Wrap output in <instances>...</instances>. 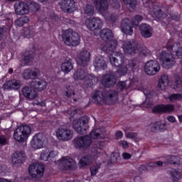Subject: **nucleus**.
Segmentation results:
<instances>
[{
	"label": "nucleus",
	"mask_w": 182,
	"mask_h": 182,
	"mask_svg": "<svg viewBox=\"0 0 182 182\" xmlns=\"http://www.w3.org/2000/svg\"><path fill=\"white\" fill-rule=\"evenodd\" d=\"M85 25L88 29L93 31L96 36H100L102 39V44L100 46V49L104 52L109 53L111 52L109 56V62L112 66L118 68L115 77L107 74L105 75L101 83L105 87H110L113 85H116V77L124 76L129 70V68H134L136 63L133 60H124L123 54L115 52L116 46H117V41L113 40V33L109 29L100 30L103 25V22L99 18H91L85 21ZM127 65V66H126Z\"/></svg>",
	"instance_id": "nucleus-1"
},
{
	"label": "nucleus",
	"mask_w": 182,
	"mask_h": 182,
	"mask_svg": "<svg viewBox=\"0 0 182 182\" xmlns=\"http://www.w3.org/2000/svg\"><path fill=\"white\" fill-rule=\"evenodd\" d=\"M41 76V72L37 68H33L32 70H26L23 73V77L24 79H33V81L31 83V88L26 87L23 89V95L27 99L33 100L38 96L36 90H43L46 89L48 83L43 80H39Z\"/></svg>",
	"instance_id": "nucleus-2"
},
{
	"label": "nucleus",
	"mask_w": 182,
	"mask_h": 182,
	"mask_svg": "<svg viewBox=\"0 0 182 182\" xmlns=\"http://www.w3.org/2000/svg\"><path fill=\"white\" fill-rule=\"evenodd\" d=\"M167 50L168 52H172L171 55L166 53V50H164L159 55V59L163 62L162 65L166 69H170L171 68H173V65H174V60L170 58H174V55L178 58H181L182 47H180V43H174L171 48L168 47Z\"/></svg>",
	"instance_id": "nucleus-3"
},
{
	"label": "nucleus",
	"mask_w": 182,
	"mask_h": 182,
	"mask_svg": "<svg viewBox=\"0 0 182 182\" xmlns=\"http://www.w3.org/2000/svg\"><path fill=\"white\" fill-rule=\"evenodd\" d=\"M92 139H105V132L100 129H94L90 136H85L74 140V146L77 149H89L92 146Z\"/></svg>",
	"instance_id": "nucleus-4"
},
{
	"label": "nucleus",
	"mask_w": 182,
	"mask_h": 182,
	"mask_svg": "<svg viewBox=\"0 0 182 182\" xmlns=\"http://www.w3.org/2000/svg\"><path fill=\"white\" fill-rule=\"evenodd\" d=\"M93 100L95 103L102 105V103H106L107 105H114V99L116 96L112 95L110 92H101L100 91H96L92 95Z\"/></svg>",
	"instance_id": "nucleus-5"
},
{
	"label": "nucleus",
	"mask_w": 182,
	"mask_h": 182,
	"mask_svg": "<svg viewBox=\"0 0 182 182\" xmlns=\"http://www.w3.org/2000/svg\"><path fill=\"white\" fill-rule=\"evenodd\" d=\"M31 132V127L21 125L14 131V139L16 141H18V143H24V141H26L29 139Z\"/></svg>",
	"instance_id": "nucleus-6"
},
{
	"label": "nucleus",
	"mask_w": 182,
	"mask_h": 182,
	"mask_svg": "<svg viewBox=\"0 0 182 182\" xmlns=\"http://www.w3.org/2000/svg\"><path fill=\"white\" fill-rule=\"evenodd\" d=\"M63 41L68 46H77L80 43V36L73 30L68 29L63 32Z\"/></svg>",
	"instance_id": "nucleus-7"
},
{
	"label": "nucleus",
	"mask_w": 182,
	"mask_h": 182,
	"mask_svg": "<svg viewBox=\"0 0 182 182\" xmlns=\"http://www.w3.org/2000/svg\"><path fill=\"white\" fill-rule=\"evenodd\" d=\"M122 49L127 55H133L134 53H139V55H144V56H147V53H146V49L139 48L136 46V43L134 41L127 40L122 42Z\"/></svg>",
	"instance_id": "nucleus-8"
},
{
	"label": "nucleus",
	"mask_w": 182,
	"mask_h": 182,
	"mask_svg": "<svg viewBox=\"0 0 182 182\" xmlns=\"http://www.w3.org/2000/svg\"><path fill=\"white\" fill-rule=\"evenodd\" d=\"M143 21V17L141 16H136L132 21L130 23V20L129 18H124L121 23L122 31L125 33V35H132L133 34V28H132V25L133 26H137L139 22Z\"/></svg>",
	"instance_id": "nucleus-9"
},
{
	"label": "nucleus",
	"mask_w": 182,
	"mask_h": 182,
	"mask_svg": "<svg viewBox=\"0 0 182 182\" xmlns=\"http://www.w3.org/2000/svg\"><path fill=\"white\" fill-rule=\"evenodd\" d=\"M89 117H82L80 119H75L73 122V128L79 134H85L86 130L89 129Z\"/></svg>",
	"instance_id": "nucleus-10"
},
{
	"label": "nucleus",
	"mask_w": 182,
	"mask_h": 182,
	"mask_svg": "<svg viewBox=\"0 0 182 182\" xmlns=\"http://www.w3.org/2000/svg\"><path fill=\"white\" fill-rule=\"evenodd\" d=\"M74 79L75 80H82V79L85 80V83L87 86H93L96 82H97V77L88 75L86 77V73L82 70H78L74 73Z\"/></svg>",
	"instance_id": "nucleus-11"
},
{
	"label": "nucleus",
	"mask_w": 182,
	"mask_h": 182,
	"mask_svg": "<svg viewBox=\"0 0 182 182\" xmlns=\"http://www.w3.org/2000/svg\"><path fill=\"white\" fill-rule=\"evenodd\" d=\"M58 164L62 170H76L77 168L76 162L69 156L63 157L58 161Z\"/></svg>",
	"instance_id": "nucleus-12"
},
{
	"label": "nucleus",
	"mask_w": 182,
	"mask_h": 182,
	"mask_svg": "<svg viewBox=\"0 0 182 182\" xmlns=\"http://www.w3.org/2000/svg\"><path fill=\"white\" fill-rule=\"evenodd\" d=\"M46 144V138L42 134H37L33 136L30 146L33 150H39Z\"/></svg>",
	"instance_id": "nucleus-13"
},
{
	"label": "nucleus",
	"mask_w": 182,
	"mask_h": 182,
	"mask_svg": "<svg viewBox=\"0 0 182 182\" xmlns=\"http://www.w3.org/2000/svg\"><path fill=\"white\" fill-rule=\"evenodd\" d=\"M144 70L146 75H157L160 71V64L156 60H149L145 63Z\"/></svg>",
	"instance_id": "nucleus-14"
},
{
	"label": "nucleus",
	"mask_w": 182,
	"mask_h": 182,
	"mask_svg": "<svg viewBox=\"0 0 182 182\" xmlns=\"http://www.w3.org/2000/svg\"><path fill=\"white\" fill-rule=\"evenodd\" d=\"M45 171V166L42 164L36 163L30 165L28 168V173L33 177L42 176Z\"/></svg>",
	"instance_id": "nucleus-15"
},
{
	"label": "nucleus",
	"mask_w": 182,
	"mask_h": 182,
	"mask_svg": "<svg viewBox=\"0 0 182 182\" xmlns=\"http://www.w3.org/2000/svg\"><path fill=\"white\" fill-rule=\"evenodd\" d=\"M60 6L64 12H68L70 14L75 12V11L77 9L76 3H75V1L73 0H61L60 2Z\"/></svg>",
	"instance_id": "nucleus-16"
},
{
	"label": "nucleus",
	"mask_w": 182,
	"mask_h": 182,
	"mask_svg": "<svg viewBox=\"0 0 182 182\" xmlns=\"http://www.w3.org/2000/svg\"><path fill=\"white\" fill-rule=\"evenodd\" d=\"M56 136L62 141H69L73 137V132L66 129H59L56 132Z\"/></svg>",
	"instance_id": "nucleus-17"
},
{
	"label": "nucleus",
	"mask_w": 182,
	"mask_h": 182,
	"mask_svg": "<svg viewBox=\"0 0 182 182\" xmlns=\"http://www.w3.org/2000/svg\"><path fill=\"white\" fill-rule=\"evenodd\" d=\"M90 62V52L82 50L77 58V63L79 66H86Z\"/></svg>",
	"instance_id": "nucleus-18"
},
{
	"label": "nucleus",
	"mask_w": 182,
	"mask_h": 182,
	"mask_svg": "<svg viewBox=\"0 0 182 182\" xmlns=\"http://www.w3.org/2000/svg\"><path fill=\"white\" fill-rule=\"evenodd\" d=\"M172 112H174V105L171 104L157 105L153 109V113H171Z\"/></svg>",
	"instance_id": "nucleus-19"
},
{
	"label": "nucleus",
	"mask_w": 182,
	"mask_h": 182,
	"mask_svg": "<svg viewBox=\"0 0 182 182\" xmlns=\"http://www.w3.org/2000/svg\"><path fill=\"white\" fill-rule=\"evenodd\" d=\"M15 11L17 15H26V14L29 13V6L22 1L16 3L15 5Z\"/></svg>",
	"instance_id": "nucleus-20"
},
{
	"label": "nucleus",
	"mask_w": 182,
	"mask_h": 182,
	"mask_svg": "<svg viewBox=\"0 0 182 182\" xmlns=\"http://www.w3.org/2000/svg\"><path fill=\"white\" fill-rule=\"evenodd\" d=\"M13 164H22L25 161V153L23 151H16L11 155Z\"/></svg>",
	"instance_id": "nucleus-21"
},
{
	"label": "nucleus",
	"mask_w": 182,
	"mask_h": 182,
	"mask_svg": "<svg viewBox=\"0 0 182 182\" xmlns=\"http://www.w3.org/2000/svg\"><path fill=\"white\" fill-rule=\"evenodd\" d=\"M95 8L100 11V14H105L107 11L109 5L106 0H97L95 1Z\"/></svg>",
	"instance_id": "nucleus-22"
},
{
	"label": "nucleus",
	"mask_w": 182,
	"mask_h": 182,
	"mask_svg": "<svg viewBox=\"0 0 182 182\" xmlns=\"http://www.w3.org/2000/svg\"><path fill=\"white\" fill-rule=\"evenodd\" d=\"M61 70L64 72V73H69L73 69V63L72 62V59L66 58L61 64L60 66Z\"/></svg>",
	"instance_id": "nucleus-23"
},
{
	"label": "nucleus",
	"mask_w": 182,
	"mask_h": 182,
	"mask_svg": "<svg viewBox=\"0 0 182 182\" xmlns=\"http://www.w3.org/2000/svg\"><path fill=\"white\" fill-rule=\"evenodd\" d=\"M140 31L144 38H151V35L153 34L151 26L147 24H141Z\"/></svg>",
	"instance_id": "nucleus-24"
},
{
	"label": "nucleus",
	"mask_w": 182,
	"mask_h": 182,
	"mask_svg": "<svg viewBox=\"0 0 182 182\" xmlns=\"http://www.w3.org/2000/svg\"><path fill=\"white\" fill-rule=\"evenodd\" d=\"M94 66L97 70L100 69H105L107 68L106 61H105V58L100 55L97 56L94 61Z\"/></svg>",
	"instance_id": "nucleus-25"
},
{
	"label": "nucleus",
	"mask_w": 182,
	"mask_h": 182,
	"mask_svg": "<svg viewBox=\"0 0 182 182\" xmlns=\"http://www.w3.org/2000/svg\"><path fill=\"white\" fill-rule=\"evenodd\" d=\"M93 160H95V157L92 155L85 156L80 159L79 166L80 168H85V167H87Z\"/></svg>",
	"instance_id": "nucleus-26"
},
{
	"label": "nucleus",
	"mask_w": 182,
	"mask_h": 182,
	"mask_svg": "<svg viewBox=\"0 0 182 182\" xmlns=\"http://www.w3.org/2000/svg\"><path fill=\"white\" fill-rule=\"evenodd\" d=\"M19 87H21V82L16 80L8 81L4 85V90H9V89H14L15 90H18Z\"/></svg>",
	"instance_id": "nucleus-27"
},
{
	"label": "nucleus",
	"mask_w": 182,
	"mask_h": 182,
	"mask_svg": "<svg viewBox=\"0 0 182 182\" xmlns=\"http://www.w3.org/2000/svg\"><path fill=\"white\" fill-rule=\"evenodd\" d=\"M103 157L105 158V161H107L108 164H114V163H117V159H119V155L117 152H112L110 156L105 154Z\"/></svg>",
	"instance_id": "nucleus-28"
},
{
	"label": "nucleus",
	"mask_w": 182,
	"mask_h": 182,
	"mask_svg": "<svg viewBox=\"0 0 182 182\" xmlns=\"http://www.w3.org/2000/svg\"><path fill=\"white\" fill-rule=\"evenodd\" d=\"M168 86V77L167 75H163L159 80L158 89L159 90H165L166 87Z\"/></svg>",
	"instance_id": "nucleus-29"
},
{
	"label": "nucleus",
	"mask_w": 182,
	"mask_h": 182,
	"mask_svg": "<svg viewBox=\"0 0 182 182\" xmlns=\"http://www.w3.org/2000/svg\"><path fill=\"white\" fill-rule=\"evenodd\" d=\"M144 94L146 97V101L141 105V107H150V105H151V102L150 101V97L151 96V93H150V91L147 90H144Z\"/></svg>",
	"instance_id": "nucleus-30"
},
{
	"label": "nucleus",
	"mask_w": 182,
	"mask_h": 182,
	"mask_svg": "<svg viewBox=\"0 0 182 182\" xmlns=\"http://www.w3.org/2000/svg\"><path fill=\"white\" fill-rule=\"evenodd\" d=\"M149 14L154 18H160V15H161V9L159 6H154V9H150Z\"/></svg>",
	"instance_id": "nucleus-31"
},
{
	"label": "nucleus",
	"mask_w": 182,
	"mask_h": 182,
	"mask_svg": "<svg viewBox=\"0 0 182 182\" xmlns=\"http://www.w3.org/2000/svg\"><path fill=\"white\" fill-rule=\"evenodd\" d=\"M105 146H106L105 141H99L97 144H94L92 145L93 153H96V154H97V150H103V149H105Z\"/></svg>",
	"instance_id": "nucleus-32"
},
{
	"label": "nucleus",
	"mask_w": 182,
	"mask_h": 182,
	"mask_svg": "<svg viewBox=\"0 0 182 182\" xmlns=\"http://www.w3.org/2000/svg\"><path fill=\"white\" fill-rule=\"evenodd\" d=\"M34 56L35 54H33V53L27 51L24 53L23 56V60L25 63H29V62L33 60Z\"/></svg>",
	"instance_id": "nucleus-33"
},
{
	"label": "nucleus",
	"mask_w": 182,
	"mask_h": 182,
	"mask_svg": "<svg viewBox=\"0 0 182 182\" xmlns=\"http://www.w3.org/2000/svg\"><path fill=\"white\" fill-rule=\"evenodd\" d=\"M135 82L133 80H126L125 82L121 81L118 83V86L119 87H120V89H123L124 87H126V86H128V87H132V86H133V85H134Z\"/></svg>",
	"instance_id": "nucleus-34"
},
{
	"label": "nucleus",
	"mask_w": 182,
	"mask_h": 182,
	"mask_svg": "<svg viewBox=\"0 0 182 182\" xmlns=\"http://www.w3.org/2000/svg\"><path fill=\"white\" fill-rule=\"evenodd\" d=\"M169 164H182V159L178 156H171L168 159Z\"/></svg>",
	"instance_id": "nucleus-35"
},
{
	"label": "nucleus",
	"mask_w": 182,
	"mask_h": 182,
	"mask_svg": "<svg viewBox=\"0 0 182 182\" xmlns=\"http://www.w3.org/2000/svg\"><path fill=\"white\" fill-rule=\"evenodd\" d=\"M164 123H161V122L159 121L153 124L151 128L152 132H159V130H163L164 129Z\"/></svg>",
	"instance_id": "nucleus-36"
},
{
	"label": "nucleus",
	"mask_w": 182,
	"mask_h": 182,
	"mask_svg": "<svg viewBox=\"0 0 182 182\" xmlns=\"http://www.w3.org/2000/svg\"><path fill=\"white\" fill-rule=\"evenodd\" d=\"M35 35L33 27H28L24 29V36L26 38H32Z\"/></svg>",
	"instance_id": "nucleus-37"
},
{
	"label": "nucleus",
	"mask_w": 182,
	"mask_h": 182,
	"mask_svg": "<svg viewBox=\"0 0 182 182\" xmlns=\"http://www.w3.org/2000/svg\"><path fill=\"white\" fill-rule=\"evenodd\" d=\"M28 21H29V18L26 17V16H23V17L18 18L16 21V25H17V26H23V25L24 23H26V22H28Z\"/></svg>",
	"instance_id": "nucleus-38"
},
{
	"label": "nucleus",
	"mask_w": 182,
	"mask_h": 182,
	"mask_svg": "<svg viewBox=\"0 0 182 182\" xmlns=\"http://www.w3.org/2000/svg\"><path fill=\"white\" fill-rule=\"evenodd\" d=\"M40 159L43 161H48L49 160V149L43 150L40 154Z\"/></svg>",
	"instance_id": "nucleus-39"
},
{
	"label": "nucleus",
	"mask_w": 182,
	"mask_h": 182,
	"mask_svg": "<svg viewBox=\"0 0 182 182\" xmlns=\"http://www.w3.org/2000/svg\"><path fill=\"white\" fill-rule=\"evenodd\" d=\"M170 102H176V100H181L182 99V95L181 94H173L171 95L168 97Z\"/></svg>",
	"instance_id": "nucleus-40"
},
{
	"label": "nucleus",
	"mask_w": 182,
	"mask_h": 182,
	"mask_svg": "<svg viewBox=\"0 0 182 182\" xmlns=\"http://www.w3.org/2000/svg\"><path fill=\"white\" fill-rule=\"evenodd\" d=\"M100 168V164H97L95 166H93L90 168L91 175L92 176H96V174H97V171H99Z\"/></svg>",
	"instance_id": "nucleus-41"
},
{
	"label": "nucleus",
	"mask_w": 182,
	"mask_h": 182,
	"mask_svg": "<svg viewBox=\"0 0 182 182\" xmlns=\"http://www.w3.org/2000/svg\"><path fill=\"white\" fill-rule=\"evenodd\" d=\"M171 176L175 181L178 180V178L181 177V173L178 172V171H176V169H173L171 171Z\"/></svg>",
	"instance_id": "nucleus-42"
},
{
	"label": "nucleus",
	"mask_w": 182,
	"mask_h": 182,
	"mask_svg": "<svg viewBox=\"0 0 182 182\" xmlns=\"http://www.w3.org/2000/svg\"><path fill=\"white\" fill-rule=\"evenodd\" d=\"M125 135L126 137H127L128 139H132V140H136V139H137V134L134 133V132H125Z\"/></svg>",
	"instance_id": "nucleus-43"
},
{
	"label": "nucleus",
	"mask_w": 182,
	"mask_h": 182,
	"mask_svg": "<svg viewBox=\"0 0 182 182\" xmlns=\"http://www.w3.org/2000/svg\"><path fill=\"white\" fill-rule=\"evenodd\" d=\"M93 11H94V8L93 6H87L85 9V12L87 15H93Z\"/></svg>",
	"instance_id": "nucleus-44"
},
{
	"label": "nucleus",
	"mask_w": 182,
	"mask_h": 182,
	"mask_svg": "<svg viewBox=\"0 0 182 182\" xmlns=\"http://www.w3.org/2000/svg\"><path fill=\"white\" fill-rule=\"evenodd\" d=\"M126 5H129L131 8L136 6V0H123Z\"/></svg>",
	"instance_id": "nucleus-45"
},
{
	"label": "nucleus",
	"mask_w": 182,
	"mask_h": 182,
	"mask_svg": "<svg viewBox=\"0 0 182 182\" xmlns=\"http://www.w3.org/2000/svg\"><path fill=\"white\" fill-rule=\"evenodd\" d=\"M65 96H67V97H72V96H75V91L69 87V88H68V91L65 92Z\"/></svg>",
	"instance_id": "nucleus-46"
},
{
	"label": "nucleus",
	"mask_w": 182,
	"mask_h": 182,
	"mask_svg": "<svg viewBox=\"0 0 182 182\" xmlns=\"http://www.w3.org/2000/svg\"><path fill=\"white\" fill-rule=\"evenodd\" d=\"M0 144H1V146L8 144V139H6L5 136H0Z\"/></svg>",
	"instance_id": "nucleus-47"
},
{
	"label": "nucleus",
	"mask_w": 182,
	"mask_h": 182,
	"mask_svg": "<svg viewBox=\"0 0 182 182\" xmlns=\"http://www.w3.org/2000/svg\"><path fill=\"white\" fill-rule=\"evenodd\" d=\"M119 146L122 147V149H129V143L126 141H119Z\"/></svg>",
	"instance_id": "nucleus-48"
},
{
	"label": "nucleus",
	"mask_w": 182,
	"mask_h": 182,
	"mask_svg": "<svg viewBox=\"0 0 182 182\" xmlns=\"http://www.w3.org/2000/svg\"><path fill=\"white\" fill-rule=\"evenodd\" d=\"M56 156H58V152L55 151H50L48 153V157L49 159H55V157H56Z\"/></svg>",
	"instance_id": "nucleus-49"
},
{
	"label": "nucleus",
	"mask_w": 182,
	"mask_h": 182,
	"mask_svg": "<svg viewBox=\"0 0 182 182\" xmlns=\"http://www.w3.org/2000/svg\"><path fill=\"white\" fill-rule=\"evenodd\" d=\"M122 158L124 159V160H129V159H132V154L127 152H124L122 154Z\"/></svg>",
	"instance_id": "nucleus-50"
},
{
	"label": "nucleus",
	"mask_w": 182,
	"mask_h": 182,
	"mask_svg": "<svg viewBox=\"0 0 182 182\" xmlns=\"http://www.w3.org/2000/svg\"><path fill=\"white\" fill-rule=\"evenodd\" d=\"M30 8H33V9H36V11H39V9H41L38 4L35 2L31 4Z\"/></svg>",
	"instance_id": "nucleus-51"
},
{
	"label": "nucleus",
	"mask_w": 182,
	"mask_h": 182,
	"mask_svg": "<svg viewBox=\"0 0 182 182\" xmlns=\"http://www.w3.org/2000/svg\"><path fill=\"white\" fill-rule=\"evenodd\" d=\"M167 120L171 123H174L176 122V117H174L173 116H168L167 117Z\"/></svg>",
	"instance_id": "nucleus-52"
},
{
	"label": "nucleus",
	"mask_w": 182,
	"mask_h": 182,
	"mask_svg": "<svg viewBox=\"0 0 182 182\" xmlns=\"http://www.w3.org/2000/svg\"><path fill=\"white\" fill-rule=\"evenodd\" d=\"M115 136H116L117 139H122V137H123V133L122 132H120V131H118L116 133Z\"/></svg>",
	"instance_id": "nucleus-53"
},
{
	"label": "nucleus",
	"mask_w": 182,
	"mask_h": 182,
	"mask_svg": "<svg viewBox=\"0 0 182 182\" xmlns=\"http://www.w3.org/2000/svg\"><path fill=\"white\" fill-rule=\"evenodd\" d=\"M156 166H163V162L162 161H157L156 162Z\"/></svg>",
	"instance_id": "nucleus-54"
},
{
	"label": "nucleus",
	"mask_w": 182,
	"mask_h": 182,
	"mask_svg": "<svg viewBox=\"0 0 182 182\" xmlns=\"http://www.w3.org/2000/svg\"><path fill=\"white\" fill-rule=\"evenodd\" d=\"M0 182H12V181H8V180L4 179V178H0Z\"/></svg>",
	"instance_id": "nucleus-55"
},
{
	"label": "nucleus",
	"mask_w": 182,
	"mask_h": 182,
	"mask_svg": "<svg viewBox=\"0 0 182 182\" xmlns=\"http://www.w3.org/2000/svg\"><path fill=\"white\" fill-rule=\"evenodd\" d=\"M181 83H182L181 81L177 80V81H176V87H175V89L177 88V87H178V85H181Z\"/></svg>",
	"instance_id": "nucleus-56"
},
{
	"label": "nucleus",
	"mask_w": 182,
	"mask_h": 182,
	"mask_svg": "<svg viewBox=\"0 0 182 182\" xmlns=\"http://www.w3.org/2000/svg\"><path fill=\"white\" fill-rule=\"evenodd\" d=\"M178 118L179 122H181V123H182V115L178 116Z\"/></svg>",
	"instance_id": "nucleus-57"
},
{
	"label": "nucleus",
	"mask_w": 182,
	"mask_h": 182,
	"mask_svg": "<svg viewBox=\"0 0 182 182\" xmlns=\"http://www.w3.org/2000/svg\"><path fill=\"white\" fill-rule=\"evenodd\" d=\"M13 72H14V70H13L12 68H10V69L9 70V73H13Z\"/></svg>",
	"instance_id": "nucleus-58"
},
{
	"label": "nucleus",
	"mask_w": 182,
	"mask_h": 182,
	"mask_svg": "<svg viewBox=\"0 0 182 182\" xmlns=\"http://www.w3.org/2000/svg\"><path fill=\"white\" fill-rule=\"evenodd\" d=\"M149 166L150 167H153V166H154V164H150Z\"/></svg>",
	"instance_id": "nucleus-59"
},
{
	"label": "nucleus",
	"mask_w": 182,
	"mask_h": 182,
	"mask_svg": "<svg viewBox=\"0 0 182 182\" xmlns=\"http://www.w3.org/2000/svg\"><path fill=\"white\" fill-rule=\"evenodd\" d=\"M1 98H2V93L0 91V99H1Z\"/></svg>",
	"instance_id": "nucleus-60"
},
{
	"label": "nucleus",
	"mask_w": 182,
	"mask_h": 182,
	"mask_svg": "<svg viewBox=\"0 0 182 182\" xmlns=\"http://www.w3.org/2000/svg\"><path fill=\"white\" fill-rule=\"evenodd\" d=\"M75 113H76V112H75H75H73V114H71V117H72V116H74Z\"/></svg>",
	"instance_id": "nucleus-61"
},
{
	"label": "nucleus",
	"mask_w": 182,
	"mask_h": 182,
	"mask_svg": "<svg viewBox=\"0 0 182 182\" xmlns=\"http://www.w3.org/2000/svg\"><path fill=\"white\" fill-rule=\"evenodd\" d=\"M7 1H9L10 2H14V1L15 0H7Z\"/></svg>",
	"instance_id": "nucleus-62"
},
{
	"label": "nucleus",
	"mask_w": 182,
	"mask_h": 182,
	"mask_svg": "<svg viewBox=\"0 0 182 182\" xmlns=\"http://www.w3.org/2000/svg\"><path fill=\"white\" fill-rule=\"evenodd\" d=\"M40 1V2H44L45 1V0H39Z\"/></svg>",
	"instance_id": "nucleus-63"
}]
</instances>
